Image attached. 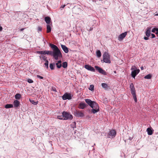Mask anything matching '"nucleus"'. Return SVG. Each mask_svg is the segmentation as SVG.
Returning a JSON list of instances; mask_svg holds the SVG:
<instances>
[{"instance_id": "obj_1", "label": "nucleus", "mask_w": 158, "mask_h": 158, "mask_svg": "<svg viewBox=\"0 0 158 158\" xmlns=\"http://www.w3.org/2000/svg\"><path fill=\"white\" fill-rule=\"evenodd\" d=\"M49 46L53 50L52 53V56H53L56 60H58L59 58L62 57V53L58 47L56 45L50 43L49 44Z\"/></svg>"}, {"instance_id": "obj_2", "label": "nucleus", "mask_w": 158, "mask_h": 158, "mask_svg": "<svg viewBox=\"0 0 158 158\" xmlns=\"http://www.w3.org/2000/svg\"><path fill=\"white\" fill-rule=\"evenodd\" d=\"M85 100L86 102L92 108L91 110L92 113L95 114L99 111V106L96 102L89 99H85Z\"/></svg>"}, {"instance_id": "obj_3", "label": "nucleus", "mask_w": 158, "mask_h": 158, "mask_svg": "<svg viewBox=\"0 0 158 158\" xmlns=\"http://www.w3.org/2000/svg\"><path fill=\"white\" fill-rule=\"evenodd\" d=\"M102 62H105L106 63L110 64L111 63L110 55L106 52H105L103 55V60H101Z\"/></svg>"}, {"instance_id": "obj_4", "label": "nucleus", "mask_w": 158, "mask_h": 158, "mask_svg": "<svg viewBox=\"0 0 158 158\" xmlns=\"http://www.w3.org/2000/svg\"><path fill=\"white\" fill-rule=\"evenodd\" d=\"M83 112V110L80 111L76 110L74 111L73 114L76 117H82L85 116Z\"/></svg>"}, {"instance_id": "obj_5", "label": "nucleus", "mask_w": 158, "mask_h": 158, "mask_svg": "<svg viewBox=\"0 0 158 158\" xmlns=\"http://www.w3.org/2000/svg\"><path fill=\"white\" fill-rule=\"evenodd\" d=\"M63 115L64 116V120H71L73 118V116L72 115L66 111H63Z\"/></svg>"}, {"instance_id": "obj_6", "label": "nucleus", "mask_w": 158, "mask_h": 158, "mask_svg": "<svg viewBox=\"0 0 158 158\" xmlns=\"http://www.w3.org/2000/svg\"><path fill=\"white\" fill-rule=\"evenodd\" d=\"M72 96L71 94L69 93H66L62 96V98L64 100L66 99L71 100L72 99Z\"/></svg>"}, {"instance_id": "obj_7", "label": "nucleus", "mask_w": 158, "mask_h": 158, "mask_svg": "<svg viewBox=\"0 0 158 158\" xmlns=\"http://www.w3.org/2000/svg\"><path fill=\"white\" fill-rule=\"evenodd\" d=\"M95 68L98 71V72L100 73L103 74L104 75H106L107 73L104 70H103L101 68L97 66H95Z\"/></svg>"}, {"instance_id": "obj_8", "label": "nucleus", "mask_w": 158, "mask_h": 158, "mask_svg": "<svg viewBox=\"0 0 158 158\" xmlns=\"http://www.w3.org/2000/svg\"><path fill=\"white\" fill-rule=\"evenodd\" d=\"M131 94L132 95L133 97L134 100L136 102L137 101V99L136 97L135 90V87L130 89Z\"/></svg>"}, {"instance_id": "obj_9", "label": "nucleus", "mask_w": 158, "mask_h": 158, "mask_svg": "<svg viewBox=\"0 0 158 158\" xmlns=\"http://www.w3.org/2000/svg\"><path fill=\"white\" fill-rule=\"evenodd\" d=\"M116 132L114 130H110L108 133V136L109 138H113L116 135Z\"/></svg>"}, {"instance_id": "obj_10", "label": "nucleus", "mask_w": 158, "mask_h": 158, "mask_svg": "<svg viewBox=\"0 0 158 158\" xmlns=\"http://www.w3.org/2000/svg\"><path fill=\"white\" fill-rule=\"evenodd\" d=\"M127 32H125L120 34L118 38V40L122 41L127 35Z\"/></svg>"}, {"instance_id": "obj_11", "label": "nucleus", "mask_w": 158, "mask_h": 158, "mask_svg": "<svg viewBox=\"0 0 158 158\" xmlns=\"http://www.w3.org/2000/svg\"><path fill=\"white\" fill-rule=\"evenodd\" d=\"M140 70L139 69H136L135 70H133L132 71L131 76L134 78H135V76L139 73Z\"/></svg>"}, {"instance_id": "obj_12", "label": "nucleus", "mask_w": 158, "mask_h": 158, "mask_svg": "<svg viewBox=\"0 0 158 158\" xmlns=\"http://www.w3.org/2000/svg\"><path fill=\"white\" fill-rule=\"evenodd\" d=\"M88 105L84 102L80 103L78 105V108L81 109H84L86 108Z\"/></svg>"}, {"instance_id": "obj_13", "label": "nucleus", "mask_w": 158, "mask_h": 158, "mask_svg": "<svg viewBox=\"0 0 158 158\" xmlns=\"http://www.w3.org/2000/svg\"><path fill=\"white\" fill-rule=\"evenodd\" d=\"M85 68L88 70L93 72H95V69L92 67L89 64H86L85 65Z\"/></svg>"}, {"instance_id": "obj_14", "label": "nucleus", "mask_w": 158, "mask_h": 158, "mask_svg": "<svg viewBox=\"0 0 158 158\" xmlns=\"http://www.w3.org/2000/svg\"><path fill=\"white\" fill-rule=\"evenodd\" d=\"M14 106L15 108L18 107L20 105V102L19 101L16 100L14 101L13 102Z\"/></svg>"}, {"instance_id": "obj_15", "label": "nucleus", "mask_w": 158, "mask_h": 158, "mask_svg": "<svg viewBox=\"0 0 158 158\" xmlns=\"http://www.w3.org/2000/svg\"><path fill=\"white\" fill-rule=\"evenodd\" d=\"M151 27H148L146 30V35L147 37H149L150 35L151 34Z\"/></svg>"}, {"instance_id": "obj_16", "label": "nucleus", "mask_w": 158, "mask_h": 158, "mask_svg": "<svg viewBox=\"0 0 158 158\" xmlns=\"http://www.w3.org/2000/svg\"><path fill=\"white\" fill-rule=\"evenodd\" d=\"M61 46L62 49L65 53H67L68 52V49L65 46L61 44Z\"/></svg>"}, {"instance_id": "obj_17", "label": "nucleus", "mask_w": 158, "mask_h": 158, "mask_svg": "<svg viewBox=\"0 0 158 158\" xmlns=\"http://www.w3.org/2000/svg\"><path fill=\"white\" fill-rule=\"evenodd\" d=\"M147 132L148 135H151L153 134V130L150 128H148L146 130Z\"/></svg>"}, {"instance_id": "obj_18", "label": "nucleus", "mask_w": 158, "mask_h": 158, "mask_svg": "<svg viewBox=\"0 0 158 158\" xmlns=\"http://www.w3.org/2000/svg\"><path fill=\"white\" fill-rule=\"evenodd\" d=\"M45 21L46 22V23L49 24L50 23L51 21V18L49 17H46L44 19Z\"/></svg>"}, {"instance_id": "obj_19", "label": "nucleus", "mask_w": 158, "mask_h": 158, "mask_svg": "<svg viewBox=\"0 0 158 158\" xmlns=\"http://www.w3.org/2000/svg\"><path fill=\"white\" fill-rule=\"evenodd\" d=\"M96 54L98 57L99 58L101 56V53L99 50H97L96 51Z\"/></svg>"}, {"instance_id": "obj_20", "label": "nucleus", "mask_w": 158, "mask_h": 158, "mask_svg": "<svg viewBox=\"0 0 158 158\" xmlns=\"http://www.w3.org/2000/svg\"><path fill=\"white\" fill-rule=\"evenodd\" d=\"M51 28L50 26L48 25L47 24V33H49L51 32Z\"/></svg>"}, {"instance_id": "obj_21", "label": "nucleus", "mask_w": 158, "mask_h": 158, "mask_svg": "<svg viewBox=\"0 0 158 158\" xmlns=\"http://www.w3.org/2000/svg\"><path fill=\"white\" fill-rule=\"evenodd\" d=\"M13 107V105L12 104H7L5 106V107L6 109L12 108Z\"/></svg>"}, {"instance_id": "obj_22", "label": "nucleus", "mask_w": 158, "mask_h": 158, "mask_svg": "<svg viewBox=\"0 0 158 158\" xmlns=\"http://www.w3.org/2000/svg\"><path fill=\"white\" fill-rule=\"evenodd\" d=\"M102 88L104 89L105 90H106L108 89V86L107 84L106 83H102Z\"/></svg>"}, {"instance_id": "obj_23", "label": "nucleus", "mask_w": 158, "mask_h": 158, "mask_svg": "<svg viewBox=\"0 0 158 158\" xmlns=\"http://www.w3.org/2000/svg\"><path fill=\"white\" fill-rule=\"evenodd\" d=\"M15 97L16 99H19L21 97V95L20 94L17 93L15 95Z\"/></svg>"}, {"instance_id": "obj_24", "label": "nucleus", "mask_w": 158, "mask_h": 158, "mask_svg": "<svg viewBox=\"0 0 158 158\" xmlns=\"http://www.w3.org/2000/svg\"><path fill=\"white\" fill-rule=\"evenodd\" d=\"M55 67V63H51L49 64V67L51 70H53L54 69Z\"/></svg>"}, {"instance_id": "obj_25", "label": "nucleus", "mask_w": 158, "mask_h": 158, "mask_svg": "<svg viewBox=\"0 0 158 158\" xmlns=\"http://www.w3.org/2000/svg\"><path fill=\"white\" fill-rule=\"evenodd\" d=\"M57 118L61 120H64V115H63V113H62V114L61 115H58L57 116Z\"/></svg>"}, {"instance_id": "obj_26", "label": "nucleus", "mask_w": 158, "mask_h": 158, "mask_svg": "<svg viewBox=\"0 0 158 158\" xmlns=\"http://www.w3.org/2000/svg\"><path fill=\"white\" fill-rule=\"evenodd\" d=\"M94 85H91L89 88V89L91 91H93L94 90Z\"/></svg>"}, {"instance_id": "obj_27", "label": "nucleus", "mask_w": 158, "mask_h": 158, "mask_svg": "<svg viewBox=\"0 0 158 158\" xmlns=\"http://www.w3.org/2000/svg\"><path fill=\"white\" fill-rule=\"evenodd\" d=\"M52 51H45V54L50 55L52 56Z\"/></svg>"}, {"instance_id": "obj_28", "label": "nucleus", "mask_w": 158, "mask_h": 158, "mask_svg": "<svg viewBox=\"0 0 158 158\" xmlns=\"http://www.w3.org/2000/svg\"><path fill=\"white\" fill-rule=\"evenodd\" d=\"M48 63L49 62L48 60H47L45 61V63H44V65H45V67H46L47 69H48Z\"/></svg>"}, {"instance_id": "obj_29", "label": "nucleus", "mask_w": 158, "mask_h": 158, "mask_svg": "<svg viewBox=\"0 0 158 158\" xmlns=\"http://www.w3.org/2000/svg\"><path fill=\"white\" fill-rule=\"evenodd\" d=\"M152 77V75L150 74H148L144 77V78L147 79H150Z\"/></svg>"}, {"instance_id": "obj_30", "label": "nucleus", "mask_w": 158, "mask_h": 158, "mask_svg": "<svg viewBox=\"0 0 158 158\" xmlns=\"http://www.w3.org/2000/svg\"><path fill=\"white\" fill-rule=\"evenodd\" d=\"M62 67L64 68H66L67 67V63L66 62H63L62 64Z\"/></svg>"}, {"instance_id": "obj_31", "label": "nucleus", "mask_w": 158, "mask_h": 158, "mask_svg": "<svg viewBox=\"0 0 158 158\" xmlns=\"http://www.w3.org/2000/svg\"><path fill=\"white\" fill-rule=\"evenodd\" d=\"M30 101L32 104L34 105H37L38 103V102H35L32 100L30 99Z\"/></svg>"}, {"instance_id": "obj_32", "label": "nucleus", "mask_w": 158, "mask_h": 158, "mask_svg": "<svg viewBox=\"0 0 158 158\" xmlns=\"http://www.w3.org/2000/svg\"><path fill=\"white\" fill-rule=\"evenodd\" d=\"M38 53L41 54L45 55V51H41L38 52Z\"/></svg>"}, {"instance_id": "obj_33", "label": "nucleus", "mask_w": 158, "mask_h": 158, "mask_svg": "<svg viewBox=\"0 0 158 158\" xmlns=\"http://www.w3.org/2000/svg\"><path fill=\"white\" fill-rule=\"evenodd\" d=\"M56 64L58 68H60L61 67L62 65L61 64L56 63Z\"/></svg>"}, {"instance_id": "obj_34", "label": "nucleus", "mask_w": 158, "mask_h": 158, "mask_svg": "<svg viewBox=\"0 0 158 158\" xmlns=\"http://www.w3.org/2000/svg\"><path fill=\"white\" fill-rule=\"evenodd\" d=\"M41 57L43 58V59L44 60V61H46L47 60H47V57H46L45 56H44V55H42L41 56Z\"/></svg>"}, {"instance_id": "obj_35", "label": "nucleus", "mask_w": 158, "mask_h": 158, "mask_svg": "<svg viewBox=\"0 0 158 158\" xmlns=\"http://www.w3.org/2000/svg\"><path fill=\"white\" fill-rule=\"evenodd\" d=\"M27 82L30 83H32L33 82V81L31 79H28L27 80Z\"/></svg>"}, {"instance_id": "obj_36", "label": "nucleus", "mask_w": 158, "mask_h": 158, "mask_svg": "<svg viewBox=\"0 0 158 158\" xmlns=\"http://www.w3.org/2000/svg\"><path fill=\"white\" fill-rule=\"evenodd\" d=\"M42 28L40 26H39L37 28L38 31H42Z\"/></svg>"}, {"instance_id": "obj_37", "label": "nucleus", "mask_w": 158, "mask_h": 158, "mask_svg": "<svg viewBox=\"0 0 158 158\" xmlns=\"http://www.w3.org/2000/svg\"><path fill=\"white\" fill-rule=\"evenodd\" d=\"M136 69L137 68H136L135 66H132L131 68V70L132 71L133 70H135V69Z\"/></svg>"}, {"instance_id": "obj_38", "label": "nucleus", "mask_w": 158, "mask_h": 158, "mask_svg": "<svg viewBox=\"0 0 158 158\" xmlns=\"http://www.w3.org/2000/svg\"><path fill=\"white\" fill-rule=\"evenodd\" d=\"M37 78H39L41 79H43L44 77H43L39 75H37L36 76Z\"/></svg>"}, {"instance_id": "obj_39", "label": "nucleus", "mask_w": 158, "mask_h": 158, "mask_svg": "<svg viewBox=\"0 0 158 158\" xmlns=\"http://www.w3.org/2000/svg\"><path fill=\"white\" fill-rule=\"evenodd\" d=\"M134 87V85L133 83H131L130 85V88H133Z\"/></svg>"}, {"instance_id": "obj_40", "label": "nucleus", "mask_w": 158, "mask_h": 158, "mask_svg": "<svg viewBox=\"0 0 158 158\" xmlns=\"http://www.w3.org/2000/svg\"><path fill=\"white\" fill-rule=\"evenodd\" d=\"M65 6V5H61V7H60V9L61 10H62V9L63 8H64V7Z\"/></svg>"}, {"instance_id": "obj_41", "label": "nucleus", "mask_w": 158, "mask_h": 158, "mask_svg": "<svg viewBox=\"0 0 158 158\" xmlns=\"http://www.w3.org/2000/svg\"><path fill=\"white\" fill-rule=\"evenodd\" d=\"M156 28H153L152 31V32L153 33H155L156 31Z\"/></svg>"}, {"instance_id": "obj_42", "label": "nucleus", "mask_w": 158, "mask_h": 158, "mask_svg": "<svg viewBox=\"0 0 158 158\" xmlns=\"http://www.w3.org/2000/svg\"><path fill=\"white\" fill-rule=\"evenodd\" d=\"M52 89L53 91L55 92H57L56 89L55 88H52Z\"/></svg>"}, {"instance_id": "obj_43", "label": "nucleus", "mask_w": 158, "mask_h": 158, "mask_svg": "<svg viewBox=\"0 0 158 158\" xmlns=\"http://www.w3.org/2000/svg\"><path fill=\"white\" fill-rule=\"evenodd\" d=\"M73 128H75L76 127V123H75V122H74L73 123Z\"/></svg>"}, {"instance_id": "obj_44", "label": "nucleus", "mask_w": 158, "mask_h": 158, "mask_svg": "<svg viewBox=\"0 0 158 158\" xmlns=\"http://www.w3.org/2000/svg\"><path fill=\"white\" fill-rule=\"evenodd\" d=\"M151 35L152 36V38H154L155 37V35L154 34L152 33Z\"/></svg>"}, {"instance_id": "obj_45", "label": "nucleus", "mask_w": 158, "mask_h": 158, "mask_svg": "<svg viewBox=\"0 0 158 158\" xmlns=\"http://www.w3.org/2000/svg\"><path fill=\"white\" fill-rule=\"evenodd\" d=\"M148 37H144L143 38L145 40H148Z\"/></svg>"}, {"instance_id": "obj_46", "label": "nucleus", "mask_w": 158, "mask_h": 158, "mask_svg": "<svg viewBox=\"0 0 158 158\" xmlns=\"http://www.w3.org/2000/svg\"><path fill=\"white\" fill-rule=\"evenodd\" d=\"M156 32L155 33L156 34H158V28H156Z\"/></svg>"}, {"instance_id": "obj_47", "label": "nucleus", "mask_w": 158, "mask_h": 158, "mask_svg": "<svg viewBox=\"0 0 158 158\" xmlns=\"http://www.w3.org/2000/svg\"><path fill=\"white\" fill-rule=\"evenodd\" d=\"M62 61L60 60H58L56 63L61 64Z\"/></svg>"}, {"instance_id": "obj_48", "label": "nucleus", "mask_w": 158, "mask_h": 158, "mask_svg": "<svg viewBox=\"0 0 158 158\" xmlns=\"http://www.w3.org/2000/svg\"><path fill=\"white\" fill-rule=\"evenodd\" d=\"M155 16H158V12H156L155 14Z\"/></svg>"}, {"instance_id": "obj_49", "label": "nucleus", "mask_w": 158, "mask_h": 158, "mask_svg": "<svg viewBox=\"0 0 158 158\" xmlns=\"http://www.w3.org/2000/svg\"><path fill=\"white\" fill-rule=\"evenodd\" d=\"M140 68H141V69L142 70H143L144 68H143V66H141V67H140Z\"/></svg>"}, {"instance_id": "obj_50", "label": "nucleus", "mask_w": 158, "mask_h": 158, "mask_svg": "<svg viewBox=\"0 0 158 158\" xmlns=\"http://www.w3.org/2000/svg\"><path fill=\"white\" fill-rule=\"evenodd\" d=\"M93 29V28H90V31H91Z\"/></svg>"}, {"instance_id": "obj_51", "label": "nucleus", "mask_w": 158, "mask_h": 158, "mask_svg": "<svg viewBox=\"0 0 158 158\" xmlns=\"http://www.w3.org/2000/svg\"><path fill=\"white\" fill-rule=\"evenodd\" d=\"M24 30V28H22L21 29V31H23Z\"/></svg>"}, {"instance_id": "obj_52", "label": "nucleus", "mask_w": 158, "mask_h": 158, "mask_svg": "<svg viewBox=\"0 0 158 158\" xmlns=\"http://www.w3.org/2000/svg\"><path fill=\"white\" fill-rule=\"evenodd\" d=\"M114 72L115 73L116 72V71H114Z\"/></svg>"}]
</instances>
